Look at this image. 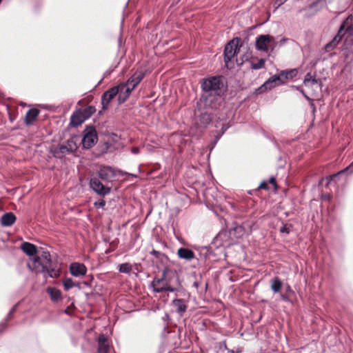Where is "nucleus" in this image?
<instances>
[{"mask_svg": "<svg viewBox=\"0 0 353 353\" xmlns=\"http://www.w3.org/2000/svg\"><path fill=\"white\" fill-rule=\"evenodd\" d=\"M151 285L153 291L156 293L174 292L181 287V281L175 270L165 268L160 278L154 277L153 279Z\"/></svg>", "mask_w": 353, "mask_h": 353, "instance_id": "obj_1", "label": "nucleus"}, {"mask_svg": "<svg viewBox=\"0 0 353 353\" xmlns=\"http://www.w3.org/2000/svg\"><path fill=\"white\" fill-rule=\"evenodd\" d=\"M298 74L296 69L281 70L277 74L272 76L258 88L259 93L270 90L273 88L285 84L288 80L292 79Z\"/></svg>", "mask_w": 353, "mask_h": 353, "instance_id": "obj_2", "label": "nucleus"}, {"mask_svg": "<svg viewBox=\"0 0 353 353\" xmlns=\"http://www.w3.org/2000/svg\"><path fill=\"white\" fill-rule=\"evenodd\" d=\"M201 88L205 93L221 96L225 92L223 77H209L203 79L201 83Z\"/></svg>", "mask_w": 353, "mask_h": 353, "instance_id": "obj_3", "label": "nucleus"}, {"mask_svg": "<svg viewBox=\"0 0 353 353\" xmlns=\"http://www.w3.org/2000/svg\"><path fill=\"white\" fill-rule=\"evenodd\" d=\"M50 267H52V259L48 251H43L39 256H34L32 265L28 264V268L36 273H46V270Z\"/></svg>", "mask_w": 353, "mask_h": 353, "instance_id": "obj_4", "label": "nucleus"}, {"mask_svg": "<svg viewBox=\"0 0 353 353\" xmlns=\"http://www.w3.org/2000/svg\"><path fill=\"white\" fill-rule=\"evenodd\" d=\"M221 103V96L204 92L197 102V105L200 110H209L219 108Z\"/></svg>", "mask_w": 353, "mask_h": 353, "instance_id": "obj_5", "label": "nucleus"}, {"mask_svg": "<svg viewBox=\"0 0 353 353\" xmlns=\"http://www.w3.org/2000/svg\"><path fill=\"white\" fill-rule=\"evenodd\" d=\"M240 39L239 38H234L229 41L224 49V62L227 68H232L234 67V63L232 59L237 54L239 51V43Z\"/></svg>", "mask_w": 353, "mask_h": 353, "instance_id": "obj_6", "label": "nucleus"}, {"mask_svg": "<svg viewBox=\"0 0 353 353\" xmlns=\"http://www.w3.org/2000/svg\"><path fill=\"white\" fill-rule=\"evenodd\" d=\"M78 148L77 137L69 139L65 144L59 145L53 149L52 153L56 158L61 159L67 154L72 153Z\"/></svg>", "mask_w": 353, "mask_h": 353, "instance_id": "obj_7", "label": "nucleus"}, {"mask_svg": "<svg viewBox=\"0 0 353 353\" xmlns=\"http://www.w3.org/2000/svg\"><path fill=\"white\" fill-rule=\"evenodd\" d=\"M83 136L81 140L83 148L90 149L92 148L98 141V137L95 128L92 126H87L83 132Z\"/></svg>", "mask_w": 353, "mask_h": 353, "instance_id": "obj_8", "label": "nucleus"}, {"mask_svg": "<svg viewBox=\"0 0 353 353\" xmlns=\"http://www.w3.org/2000/svg\"><path fill=\"white\" fill-rule=\"evenodd\" d=\"M275 46L274 37L269 34H261L256 39V48L258 50L268 52L269 47L273 49Z\"/></svg>", "mask_w": 353, "mask_h": 353, "instance_id": "obj_9", "label": "nucleus"}, {"mask_svg": "<svg viewBox=\"0 0 353 353\" xmlns=\"http://www.w3.org/2000/svg\"><path fill=\"white\" fill-rule=\"evenodd\" d=\"M89 185L90 188L99 196H104L108 194L111 191V188L105 186L97 177L91 178Z\"/></svg>", "mask_w": 353, "mask_h": 353, "instance_id": "obj_10", "label": "nucleus"}, {"mask_svg": "<svg viewBox=\"0 0 353 353\" xmlns=\"http://www.w3.org/2000/svg\"><path fill=\"white\" fill-rule=\"evenodd\" d=\"M119 172V170H117L110 166L103 165L100 167L97 172V174L101 180L105 181H111Z\"/></svg>", "mask_w": 353, "mask_h": 353, "instance_id": "obj_11", "label": "nucleus"}, {"mask_svg": "<svg viewBox=\"0 0 353 353\" xmlns=\"http://www.w3.org/2000/svg\"><path fill=\"white\" fill-rule=\"evenodd\" d=\"M119 87H112L105 91L101 96L102 110H106L110 101L119 94Z\"/></svg>", "mask_w": 353, "mask_h": 353, "instance_id": "obj_12", "label": "nucleus"}, {"mask_svg": "<svg viewBox=\"0 0 353 353\" xmlns=\"http://www.w3.org/2000/svg\"><path fill=\"white\" fill-rule=\"evenodd\" d=\"M116 87H119L118 101L119 103H124L134 90L131 89V86L128 85L127 83H121Z\"/></svg>", "mask_w": 353, "mask_h": 353, "instance_id": "obj_13", "label": "nucleus"}, {"mask_svg": "<svg viewBox=\"0 0 353 353\" xmlns=\"http://www.w3.org/2000/svg\"><path fill=\"white\" fill-rule=\"evenodd\" d=\"M70 274L76 277H79L85 275L87 272V268L83 263L74 262L70 265Z\"/></svg>", "mask_w": 353, "mask_h": 353, "instance_id": "obj_14", "label": "nucleus"}, {"mask_svg": "<svg viewBox=\"0 0 353 353\" xmlns=\"http://www.w3.org/2000/svg\"><path fill=\"white\" fill-rule=\"evenodd\" d=\"M144 72L142 71L136 72L128 81L127 83L131 86V89H134L144 77Z\"/></svg>", "mask_w": 353, "mask_h": 353, "instance_id": "obj_15", "label": "nucleus"}, {"mask_svg": "<svg viewBox=\"0 0 353 353\" xmlns=\"http://www.w3.org/2000/svg\"><path fill=\"white\" fill-rule=\"evenodd\" d=\"M86 119L82 114L81 112L79 110H77L71 115L70 124L72 127H78Z\"/></svg>", "mask_w": 353, "mask_h": 353, "instance_id": "obj_16", "label": "nucleus"}, {"mask_svg": "<svg viewBox=\"0 0 353 353\" xmlns=\"http://www.w3.org/2000/svg\"><path fill=\"white\" fill-rule=\"evenodd\" d=\"M345 32H349L350 34H352V29L350 26H348L346 28V25L344 23L343 24L341 25V26L338 32V34L331 41V42L335 46V47L337 46V44L339 43V41L341 40Z\"/></svg>", "mask_w": 353, "mask_h": 353, "instance_id": "obj_17", "label": "nucleus"}, {"mask_svg": "<svg viewBox=\"0 0 353 353\" xmlns=\"http://www.w3.org/2000/svg\"><path fill=\"white\" fill-rule=\"evenodd\" d=\"M98 352L108 353L110 345L107 337L104 334H101L98 339Z\"/></svg>", "mask_w": 353, "mask_h": 353, "instance_id": "obj_18", "label": "nucleus"}, {"mask_svg": "<svg viewBox=\"0 0 353 353\" xmlns=\"http://www.w3.org/2000/svg\"><path fill=\"white\" fill-rule=\"evenodd\" d=\"M177 254L180 259L187 261H191L195 257L194 252L186 248H180L177 251Z\"/></svg>", "mask_w": 353, "mask_h": 353, "instance_id": "obj_19", "label": "nucleus"}, {"mask_svg": "<svg viewBox=\"0 0 353 353\" xmlns=\"http://www.w3.org/2000/svg\"><path fill=\"white\" fill-rule=\"evenodd\" d=\"M39 114V110L37 108H31L30 109L26 114L25 117V123L26 125H30L33 123V122L36 120L38 115Z\"/></svg>", "mask_w": 353, "mask_h": 353, "instance_id": "obj_20", "label": "nucleus"}, {"mask_svg": "<svg viewBox=\"0 0 353 353\" xmlns=\"http://www.w3.org/2000/svg\"><path fill=\"white\" fill-rule=\"evenodd\" d=\"M21 250L28 256H34L37 253V248L35 245L29 242H24L21 245Z\"/></svg>", "mask_w": 353, "mask_h": 353, "instance_id": "obj_21", "label": "nucleus"}, {"mask_svg": "<svg viewBox=\"0 0 353 353\" xmlns=\"http://www.w3.org/2000/svg\"><path fill=\"white\" fill-rule=\"evenodd\" d=\"M16 216L12 212L4 214L1 219V223L3 226H11L16 221Z\"/></svg>", "mask_w": 353, "mask_h": 353, "instance_id": "obj_22", "label": "nucleus"}, {"mask_svg": "<svg viewBox=\"0 0 353 353\" xmlns=\"http://www.w3.org/2000/svg\"><path fill=\"white\" fill-rule=\"evenodd\" d=\"M172 305L174 307H175L176 311L180 314L184 313L188 308L185 300L182 299H176L173 300Z\"/></svg>", "mask_w": 353, "mask_h": 353, "instance_id": "obj_23", "label": "nucleus"}, {"mask_svg": "<svg viewBox=\"0 0 353 353\" xmlns=\"http://www.w3.org/2000/svg\"><path fill=\"white\" fill-rule=\"evenodd\" d=\"M47 292L50 295L51 300L54 302L62 299L61 291L55 288H48Z\"/></svg>", "mask_w": 353, "mask_h": 353, "instance_id": "obj_24", "label": "nucleus"}, {"mask_svg": "<svg viewBox=\"0 0 353 353\" xmlns=\"http://www.w3.org/2000/svg\"><path fill=\"white\" fill-rule=\"evenodd\" d=\"M282 285V281L279 277H274L271 281V289L274 293L280 292Z\"/></svg>", "mask_w": 353, "mask_h": 353, "instance_id": "obj_25", "label": "nucleus"}, {"mask_svg": "<svg viewBox=\"0 0 353 353\" xmlns=\"http://www.w3.org/2000/svg\"><path fill=\"white\" fill-rule=\"evenodd\" d=\"M203 111L199 116V121L204 125H207L212 121L211 113L208 112V110Z\"/></svg>", "mask_w": 353, "mask_h": 353, "instance_id": "obj_26", "label": "nucleus"}, {"mask_svg": "<svg viewBox=\"0 0 353 353\" xmlns=\"http://www.w3.org/2000/svg\"><path fill=\"white\" fill-rule=\"evenodd\" d=\"M85 119H89L96 111L94 106L89 105L84 109H79Z\"/></svg>", "mask_w": 353, "mask_h": 353, "instance_id": "obj_27", "label": "nucleus"}, {"mask_svg": "<svg viewBox=\"0 0 353 353\" xmlns=\"http://www.w3.org/2000/svg\"><path fill=\"white\" fill-rule=\"evenodd\" d=\"M63 285L65 291H68L70 289L72 288L74 286H78L79 288H80L79 283L75 284L71 278L65 279L63 281Z\"/></svg>", "mask_w": 353, "mask_h": 353, "instance_id": "obj_28", "label": "nucleus"}, {"mask_svg": "<svg viewBox=\"0 0 353 353\" xmlns=\"http://www.w3.org/2000/svg\"><path fill=\"white\" fill-rule=\"evenodd\" d=\"M119 272L123 273H130L132 270V265L130 263H125L119 265Z\"/></svg>", "mask_w": 353, "mask_h": 353, "instance_id": "obj_29", "label": "nucleus"}, {"mask_svg": "<svg viewBox=\"0 0 353 353\" xmlns=\"http://www.w3.org/2000/svg\"><path fill=\"white\" fill-rule=\"evenodd\" d=\"M265 66V60L260 59L256 63H252L251 68L253 70H259L263 68Z\"/></svg>", "mask_w": 353, "mask_h": 353, "instance_id": "obj_30", "label": "nucleus"}, {"mask_svg": "<svg viewBox=\"0 0 353 353\" xmlns=\"http://www.w3.org/2000/svg\"><path fill=\"white\" fill-rule=\"evenodd\" d=\"M46 272L48 274V276L51 278H57L59 276V270L52 268L51 267L48 268Z\"/></svg>", "mask_w": 353, "mask_h": 353, "instance_id": "obj_31", "label": "nucleus"}, {"mask_svg": "<svg viewBox=\"0 0 353 353\" xmlns=\"http://www.w3.org/2000/svg\"><path fill=\"white\" fill-rule=\"evenodd\" d=\"M233 230L238 237L242 236L245 232V230L242 225H237L234 227Z\"/></svg>", "mask_w": 353, "mask_h": 353, "instance_id": "obj_32", "label": "nucleus"}, {"mask_svg": "<svg viewBox=\"0 0 353 353\" xmlns=\"http://www.w3.org/2000/svg\"><path fill=\"white\" fill-rule=\"evenodd\" d=\"M150 254L154 255L157 259H162L163 257L165 256V254L156 250H152L151 252H150Z\"/></svg>", "mask_w": 353, "mask_h": 353, "instance_id": "obj_33", "label": "nucleus"}, {"mask_svg": "<svg viewBox=\"0 0 353 353\" xmlns=\"http://www.w3.org/2000/svg\"><path fill=\"white\" fill-rule=\"evenodd\" d=\"M105 205V201L103 199L99 200L98 201L94 203V206L96 208H103Z\"/></svg>", "mask_w": 353, "mask_h": 353, "instance_id": "obj_34", "label": "nucleus"}, {"mask_svg": "<svg viewBox=\"0 0 353 353\" xmlns=\"http://www.w3.org/2000/svg\"><path fill=\"white\" fill-rule=\"evenodd\" d=\"M335 48V46L330 41L325 46V50L327 52L332 50Z\"/></svg>", "mask_w": 353, "mask_h": 353, "instance_id": "obj_35", "label": "nucleus"}, {"mask_svg": "<svg viewBox=\"0 0 353 353\" xmlns=\"http://www.w3.org/2000/svg\"><path fill=\"white\" fill-rule=\"evenodd\" d=\"M290 228L287 225H284L283 227L280 228V232L281 233H290Z\"/></svg>", "mask_w": 353, "mask_h": 353, "instance_id": "obj_36", "label": "nucleus"}, {"mask_svg": "<svg viewBox=\"0 0 353 353\" xmlns=\"http://www.w3.org/2000/svg\"><path fill=\"white\" fill-rule=\"evenodd\" d=\"M341 172L338 173V174H332V175H330L328 177L326 178V180L327 181V183L326 184V185H328L329 183H330V181L332 180H333L334 178L337 177L338 175L340 174Z\"/></svg>", "mask_w": 353, "mask_h": 353, "instance_id": "obj_37", "label": "nucleus"}, {"mask_svg": "<svg viewBox=\"0 0 353 353\" xmlns=\"http://www.w3.org/2000/svg\"><path fill=\"white\" fill-rule=\"evenodd\" d=\"M269 182L274 186V189H277V184L274 177H271L269 180Z\"/></svg>", "mask_w": 353, "mask_h": 353, "instance_id": "obj_38", "label": "nucleus"}, {"mask_svg": "<svg viewBox=\"0 0 353 353\" xmlns=\"http://www.w3.org/2000/svg\"><path fill=\"white\" fill-rule=\"evenodd\" d=\"M288 0H276L274 4L276 5V8H279L283 3H285Z\"/></svg>", "mask_w": 353, "mask_h": 353, "instance_id": "obj_39", "label": "nucleus"}, {"mask_svg": "<svg viewBox=\"0 0 353 353\" xmlns=\"http://www.w3.org/2000/svg\"><path fill=\"white\" fill-rule=\"evenodd\" d=\"M259 189L268 190V185L267 182H265V181L261 182L260 185L259 186Z\"/></svg>", "mask_w": 353, "mask_h": 353, "instance_id": "obj_40", "label": "nucleus"}, {"mask_svg": "<svg viewBox=\"0 0 353 353\" xmlns=\"http://www.w3.org/2000/svg\"><path fill=\"white\" fill-rule=\"evenodd\" d=\"M311 75L310 73L307 74L304 79V83L306 84L307 81H310Z\"/></svg>", "mask_w": 353, "mask_h": 353, "instance_id": "obj_41", "label": "nucleus"}, {"mask_svg": "<svg viewBox=\"0 0 353 353\" xmlns=\"http://www.w3.org/2000/svg\"><path fill=\"white\" fill-rule=\"evenodd\" d=\"M199 285H200V283H199L198 281H195L193 283V284H192V286H193L194 288H195L196 289H198V288H199Z\"/></svg>", "mask_w": 353, "mask_h": 353, "instance_id": "obj_42", "label": "nucleus"}, {"mask_svg": "<svg viewBox=\"0 0 353 353\" xmlns=\"http://www.w3.org/2000/svg\"><path fill=\"white\" fill-rule=\"evenodd\" d=\"M132 152L133 154H138L139 152V148H132Z\"/></svg>", "mask_w": 353, "mask_h": 353, "instance_id": "obj_43", "label": "nucleus"}, {"mask_svg": "<svg viewBox=\"0 0 353 353\" xmlns=\"http://www.w3.org/2000/svg\"><path fill=\"white\" fill-rule=\"evenodd\" d=\"M288 39L286 38H283L280 41H279V45L280 46H283L285 43V42L287 41Z\"/></svg>", "mask_w": 353, "mask_h": 353, "instance_id": "obj_44", "label": "nucleus"}, {"mask_svg": "<svg viewBox=\"0 0 353 353\" xmlns=\"http://www.w3.org/2000/svg\"><path fill=\"white\" fill-rule=\"evenodd\" d=\"M14 310H15V307H14L12 309V310L9 312V314H8V315H9V316H10V315L14 312Z\"/></svg>", "mask_w": 353, "mask_h": 353, "instance_id": "obj_45", "label": "nucleus"}, {"mask_svg": "<svg viewBox=\"0 0 353 353\" xmlns=\"http://www.w3.org/2000/svg\"><path fill=\"white\" fill-rule=\"evenodd\" d=\"M281 299H282L283 300H287L286 296H285V295H283V294H282V295L281 296Z\"/></svg>", "mask_w": 353, "mask_h": 353, "instance_id": "obj_46", "label": "nucleus"}, {"mask_svg": "<svg viewBox=\"0 0 353 353\" xmlns=\"http://www.w3.org/2000/svg\"><path fill=\"white\" fill-rule=\"evenodd\" d=\"M316 82H317V81H316V79H312V83H316Z\"/></svg>", "mask_w": 353, "mask_h": 353, "instance_id": "obj_47", "label": "nucleus"}, {"mask_svg": "<svg viewBox=\"0 0 353 353\" xmlns=\"http://www.w3.org/2000/svg\"><path fill=\"white\" fill-rule=\"evenodd\" d=\"M223 347H225V349H228L227 348V345H226V343L224 342V345H223Z\"/></svg>", "mask_w": 353, "mask_h": 353, "instance_id": "obj_48", "label": "nucleus"}, {"mask_svg": "<svg viewBox=\"0 0 353 353\" xmlns=\"http://www.w3.org/2000/svg\"><path fill=\"white\" fill-rule=\"evenodd\" d=\"M287 290H288V291H290V290H291L290 287L289 285H288V288H287Z\"/></svg>", "mask_w": 353, "mask_h": 353, "instance_id": "obj_49", "label": "nucleus"}, {"mask_svg": "<svg viewBox=\"0 0 353 353\" xmlns=\"http://www.w3.org/2000/svg\"><path fill=\"white\" fill-rule=\"evenodd\" d=\"M229 352H230V353H234V352L233 350H229Z\"/></svg>", "mask_w": 353, "mask_h": 353, "instance_id": "obj_50", "label": "nucleus"}, {"mask_svg": "<svg viewBox=\"0 0 353 353\" xmlns=\"http://www.w3.org/2000/svg\"><path fill=\"white\" fill-rule=\"evenodd\" d=\"M175 2H179L180 0H173Z\"/></svg>", "mask_w": 353, "mask_h": 353, "instance_id": "obj_51", "label": "nucleus"}, {"mask_svg": "<svg viewBox=\"0 0 353 353\" xmlns=\"http://www.w3.org/2000/svg\"><path fill=\"white\" fill-rule=\"evenodd\" d=\"M65 313H68V310H65Z\"/></svg>", "mask_w": 353, "mask_h": 353, "instance_id": "obj_52", "label": "nucleus"}, {"mask_svg": "<svg viewBox=\"0 0 353 353\" xmlns=\"http://www.w3.org/2000/svg\"><path fill=\"white\" fill-rule=\"evenodd\" d=\"M350 167H353V162L352 163V164L350 165Z\"/></svg>", "mask_w": 353, "mask_h": 353, "instance_id": "obj_53", "label": "nucleus"}, {"mask_svg": "<svg viewBox=\"0 0 353 353\" xmlns=\"http://www.w3.org/2000/svg\"><path fill=\"white\" fill-rule=\"evenodd\" d=\"M2 0H0V3L1 2Z\"/></svg>", "mask_w": 353, "mask_h": 353, "instance_id": "obj_54", "label": "nucleus"}]
</instances>
